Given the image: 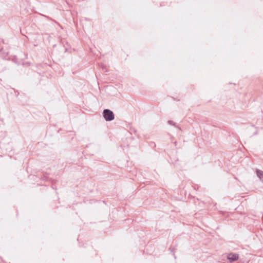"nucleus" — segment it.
Here are the masks:
<instances>
[{
    "mask_svg": "<svg viewBox=\"0 0 263 263\" xmlns=\"http://www.w3.org/2000/svg\"><path fill=\"white\" fill-rule=\"evenodd\" d=\"M103 116L106 121H111L114 119V113L109 109L104 110Z\"/></svg>",
    "mask_w": 263,
    "mask_h": 263,
    "instance_id": "1",
    "label": "nucleus"
},
{
    "mask_svg": "<svg viewBox=\"0 0 263 263\" xmlns=\"http://www.w3.org/2000/svg\"><path fill=\"white\" fill-rule=\"evenodd\" d=\"M238 255H237V254H229L228 255V259L231 261L237 260L238 259Z\"/></svg>",
    "mask_w": 263,
    "mask_h": 263,
    "instance_id": "2",
    "label": "nucleus"
},
{
    "mask_svg": "<svg viewBox=\"0 0 263 263\" xmlns=\"http://www.w3.org/2000/svg\"><path fill=\"white\" fill-rule=\"evenodd\" d=\"M257 175L261 181L263 182V172L257 171Z\"/></svg>",
    "mask_w": 263,
    "mask_h": 263,
    "instance_id": "3",
    "label": "nucleus"
}]
</instances>
